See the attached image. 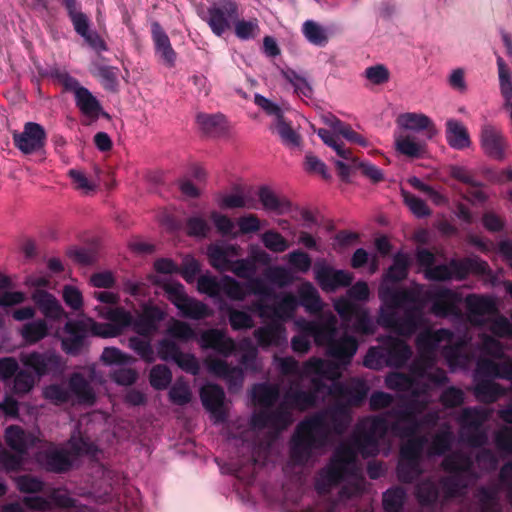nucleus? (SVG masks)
Instances as JSON below:
<instances>
[{"label":"nucleus","instance_id":"obj_44","mask_svg":"<svg viewBox=\"0 0 512 512\" xmlns=\"http://www.w3.org/2000/svg\"><path fill=\"white\" fill-rule=\"evenodd\" d=\"M396 150L412 159L422 158L426 153L427 145L425 141L416 139L411 135L399 136L395 140Z\"/></svg>","mask_w":512,"mask_h":512},{"label":"nucleus","instance_id":"obj_27","mask_svg":"<svg viewBox=\"0 0 512 512\" xmlns=\"http://www.w3.org/2000/svg\"><path fill=\"white\" fill-rule=\"evenodd\" d=\"M306 331L314 338L318 346H325L327 349L336 337L337 319L330 314L324 321L309 322Z\"/></svg>","mask_w":512,"mask_h":512},{"label":"nucleus","instance_id":"obj_41","mask_svg":"<svg viewBox=\"0 0 512 512\" xmlns=\"http://www.w3.org/2000/svg\"><path fill=\"white\" fill-rule=\"evenodd\" d=\"M474 393L480 402L492 404L506 395V389L491 379H482L476 383Z\"/></svg>","mask_w":512,"mask_h":512},{"label":"nucleus","instance_id":"obj_55","mask_svg":"<svg viewBox=\"0 0 512 512\" xmlns=\"http://www.w3.org/2000/svg\"><path fill=\"white\" fill-rule=\"evenodd\" d=\"M181 314L190 319L202 320L211 316L210 308L203 302L189 297L187 301L181 306Z\"/></svg>","mask_w":512,"mask_h":512},{"label":"nucleus","instance_id":"obj_16","mask_svg":"<svg viewBox=\"0 0 512 512\" xmlns=\"http://www.w3.org/2000/svg\"><path fill=\"white\" fill-rule=\"evenodd\" d=\"M13 142L22 153L32 154L45 146L46 132L40 124L27 122L21 133H13Z\"/></svg>","mask_w":512,"mask_h":512},{"label":"nucleus","instance_id":"obj_20","mask_svg":"<svg viewBox=\"0 0 512 512\" xmlns=\"http://www.w3.org/2000/svg\"><path fill=\"white\" fill-rule=\"evenodd\" d=\"M253 336L262 349L269 347H281L287 343V331L285 326L278 321L256 328Z\"/></svg>","mask_w":512,"mask_h":512},{"label":"nucleus","instance_id":"obj_64","mask_svg":"<svg viewBox=\"0 0 512 512\" xmlns=\"http://www.w3.org/2000/svg\"><path fill=\"white\" fill-rule=\"evenodd\" d=\"M5 441L12 450L20 453L27 448L24 431L19 426L12 425L6 429Z\"/></svg>","mask_w":512,"mask_h":512},{"label":"nucleus","instance_id":"obj_25","mask_svg":"<svg viewBox=\"0 0 512 512\" xmlns=\"http://www.w3.org/2000/svg\"><path fill=\"white\" fill-rule=\"evenodd\" d=\"M358 346L359 343L354 336L345 334L340 338H334L326 349L327 355L340 365H348L356 354Z\"/></svg>","mask_w":512,"mask_h":512},{"label":"nucleus","instance_id":"obj_43","mask_svg":"<svg viewBox=\"0 0 512 512\" xmlns=\"http://www.w3.org/2000/svg\"><path fill=\"white\" fill-rule=\"evenodd\" d=\"M318 397L315 392L303 391L301 389H290L284 395V402L291 408L306 411L316 406Z\"/></svg>","mask_w":512,"mask_h":512},{"label":"nucleus","instance_id":"obj_52","mask_svg":"<svg viewBox=\"0 0 512 512\" xmlns=\"http://www.w3.org/2000/svg\"><path fill=\"white\" fill-rule=\"evenodd\" d=\"M119 69L113 66L96 65L93 75L97 77L107 91L116 92L118 87Z\"/></svg>","mask_w":512,"mask_h":512},{"label":"nucleus","instance_id":"obj_61","mask_svg":"<svg viewBox=\"0 0 512 512\" xmlns=\"http://www.w3.org/2000/svg\"><path fill=\"white\" fill-rule=\"evenodd\" d=\"M235 35L240 40H250L258 36L260 28L257 19L251 20H239V18L233 23Z\"/></svg>","mask_w":512,"mask_h":512},{"label":"nucleus","instance_id":"obj_22","mask_svg":"<svg viewBox=\"0 0 512 512\" xmlns=\"http://www.w3.org/2000/svg\"><path fill=\"white\" fill-rule=\"evenodd\" d=\"M291 421V414L284 405H280L275 410H262L254 413L251 418V424L258 429L274 428L284 429Z\"/></svg>","mask_w":512,"mask_h":512},{"label":"nucleus","instance_id":"obj_8","mask_svg":"<svg viewBox=\"0 0 512 512\" xmlns=\"http://www.w3.org/2000/svg\"><path fill=\"white\" fill-rule=\"evenodd\" d=\"M65 8L67 16L72 23L74 31L83 38L85 43L96 52L108 50V46L101 35L90 28L91 21L89 17L82 12L81 4L78 0H60Z\"/></svg>","mask_w":512,"mask_h":512},{"label":"nucleus","instance_id":"obj_30","mask_svg":"<svg viewBox=\"0 0 512 512\" xmlns=\"http://www.w3.org/2000/svg\"><path fill=\"white\" fill-rule=\"evenodd\" d=\"M32 300L41 313L48 319L58 321L63 317H68V314L64 311L56 297L45 290H35L32 294Z\"/></svg>","mask_w":512,"mask_h":512},{"label":"nucleus","instance_id":"obj_17","mask_svg":"<svg viewBox=\"0 0 512 512\" xmlns=\"http://www.w3.org/2000/svg\"><path fill=\"white\" fill-rule=\"evenodd\" d=\"M315 279L323 291L335 292L341 287H349L353 281V274L323 264L315 266Z\"/></svg>","mask_w":512,"mask_h":512},{"label":"nucleus","instance_id":"obj_40","mask_svg":"<svg viewBox=\"0 0 512 512\" xmlns=\"http://www.w3.org/2000/svg\"><path fill=\"white\" fill-rule=\"evenodd\" d=\"M196 121L202 132L208 136L219 137L226 133L227 125L223 114L199 113Z\"/></svg>","mask_w":512,"mask_h":512},{"label":"nucleus","instance_id":"obj_11","mask_svg":"<svg viewBox=\"0 0 512 512\" xmlns=\"http://www.w3.org/2000/svg\"><path fill=\"white\" fill-rule=\"evenodd\" d=\"M239 17V8L234 0H216L212 3L202 19L206 21L211 31L221 37L231 28Z\"/></svg>","mask_w":512,"mask_h":512},{"label":"nucleus","instance_id":"obj_5","mask_svg":"<svg viewBox=\"0 0 512 512\" xmlns=\"http://www.w3.org/2000/svg\"><path fill=\"white\" fill-rule=\"evenodd\" d=\"M356 454L345 442L341 443L333 452L328 465L322 469L315 482V489L319 493H327L338 486L356 467Z\"/></svg>","mask_w":512,"mask_h":512},{"label":"nucleus","instance_id":"obj_10","mask_svg":"<svg viewBox=\"0 0 512 512\" xmlns=\"http://www.w3.org/2000/svg\"><path fill=\"white\" fill-rule=\"evenodd\" d=\"M369 386L365 380L352 377L346 382L334 381L328 393L336 403L347 405V409L360 407L367 399Z\"/></svg>","mask_w":512,"mask_h":512},{"label":"nucleus","instance_id":"obj_56","mask_svg":"<svg viewBox=\"0 0 512 512\" xmlns=\"http://www.w3.org/2000/svg\"><path fill=\"white\" fill-rule=\"evenodd\" d=\"M305 370L307 373L315 374L321 377H326L328 379H333L338 376L336 366L317 357L310 358L305 363Z\"/></svg>","mask_w":512,"mask_h":512},{"label":"nucleus","instance_id":"obj_3","mask_svg":"<svg viewBox=\"0 0 512 512\" xmlns=\"http://www.w3.org/2000/svg\"><path fill=\"white\" fill-rule=\"evenodd\" d=\"M415 402L412 400L406 407L395 411L397 420L392 424L391 429L400 438L407 439L400 447V457L421 461L428 440L425 436L417 435L421 424L413 409Z\"/></svg>","mask_w":512,"mask_h":512},{"label":"nucleus","instance_id":"obj_24","mask_svg":"<svg viewBox=\"0 0 512 512\" xmlns=\"http://www.w3.org/2000/svg\"><path fill=\"white\" fill-rule=\"evenodd\" d=\"M203 349H212L222 356L231 355L235 349V341L226 335L225 331L212 328L204 331L200 337Z\"/></svg>","mask_w":512,"mask_h":512},{"label":"nucleus","instance_id":"obj_36","mask_svg":"<svg viewBox=\"0 0 512 512\" xmlns=\"http://www.w3.org/2000/svg\"><path fill=\"white\" fill-rule=\"evenodd\" d=\"M350 445L356 458L361 455L363 458L374 457L379 453V441L371 436L363 433L359 429H355L349 441L345 442Z\"/></svg>","mask_w":512,"mask_h":512},{"label":"nucleus","instance_id":"obj_12","mask_svg":"<svg viewBox=\"0 0 512 512\" xmlns=\"http://www.w3.org/2000/svg\"><path fill=\"white\" fill-rule=\"evenodd\" d=\"M433 363L434 359L432 357H423V360L412 368V372L419 383L415 388L417 397L429 396L432 389L445 385L449 380L445 370L433 367Z\"/></svg>","mask_w":512,"mask_h":512},{"label":"nucleus","instance_id":"obj_4","mask_svg":"<svg viewBox=\"0 0 512 512\" xmlns=\"http://www.w3.org/2000/svg\"><path fill=\"white\" fill-rule=\"evenodd\" d=\"M377 323L398 336L409 338L426 324L423 305H405L401 308H391L382 304Z\"/></svg>","mask_w":512,"mask_h":512},{"label":"nucleus","instance_id":"obj_35","mask_svg":"<svg viewBox=\"0 0 512 512\" xmlns=\"http://www.w3.org/2000/svg\"><path fill=\"white\" fill-rule=\"evenodd\" d=\"M257 195L263 209L267 212L283 215L291 210V202L285 197H279L268 186L259 187Z\"/></svg>","mask_w":512,"mask_h":512},{"label":"nucleus","instance_id":"obj_57","mask_svg":"<svg viewBox=\"0 0 512 512\" xmlns=\"http://www.w3.org/2000/svg\"><path fill=\"white\" fill-rule=\"evenodd\" d=\"M497 68L501 95L505 101L512 100V73L501 56L497 57Z\"/></svg>","mask_w":512,"mask_h":512},{"label":"nucleus","instance_id":"obj_21","mask_svg":"<svg viewBox=\"0 0 512 512\" xmlns=\"http://www.w3.org/2000/svg\"><path fill=\"white\" fill-rule=\"evenodd\" d=\"M166 313L158 306L145 304L142 313L134 319L133 329L143 337H149L157 331L158 325L165 319Z\"/></svg>","mask_w":512,"mask_h":512},{"label":"nucleus","instance_id":"obj_13","mask_svg":"<svg viewBox=\"0 0 512 512\" xmlns=\"http://www.w3.org/2000/svg\"><path fill=\"white\" fill-rule=\"evenodd\" d=\"M22 363L39 376L61 375L65 368L63 358L55 351L31 352L21 356Z\"/></svg>","mask_w":512,"mask_h":512},{"label":"nucleus","instance_id":"obj_29","mask_svg":"<svg viewBox=\"0 0 512 512\" xmlns=\"http://www.w3.org/2000/svg\"><path fill=\"white\" fill-rule=\"evenodd\" d=\"M447 144L455 150H465L472 144L468 128L458 119L450 118L445 123Z\"/></svg>","mask_w":512,"mask_h":512},{"label":"nucleus","instance_id":"obj_48","mask_svg":"<svg viewBox=\"0 0 512 512\" xmlns=\"http://www.w3.org/2000/svg\"><path fill=\"white\" fill-rule=\"evenodd\" d=\"M301 30L306 40L315 46L324 47L329 41L326 29L313 20H306Z\"/></svg>","mask_w":512,"mask_h":512},{"label":"nucleus","instance_id":"obj_33","mask_svg":"<svg viewBox=\"0 0 512 512\" xmlns=\"http://www.w3.org/2000/svg\"><path fill=\"white\" fill-rule=\"evenodd\" d=\"M39 462L46 471L57 474L68 472L73 465L69 453L64 449H55L42 453L39 457Z\"/></svg>","mask_w":512,"mask_h":512},{"label":"nucleus","instance_id":"obj_37","mask_svg":"<svg viewBox=\"0 0 512 512\" xmlns=\"http://www.w3.org/2000/svg\"><path fill=\"white\" fill-rule=\"evenodd\" d=\"M75 104L83 115L93 120H97L100 116H109L103 111L100 101L86 87L77 92Z\"/></svg>","mask_w":512,"mask_h":512},{"label":"nucleus","instance_id":"obj_2","mask_svg":"<svg viewBox=\"0 0 512 512\" xmlns=\"http://www.w3.org/2000/svg\"><path fill=\"white\" fill-rule=\"evenodd\" d=\"M447 473L438 481L430 477L420 480L415 486V498L424 508H434L464 494L469 480L474 477L472 457L462 451L447 454L441 463Z\"/></svg>","mask_w":512,"mask_h":512},{"label":"nucleus","instance_id":"obj_18","mask_svg":"<svg viewBox=\"0 0 512 512\" xmlns=\"http://www.w3.org/2000/svg\"><path fill=\"white\" fill-rule=\"evenodd\" d=\"M68 336L62 338L61 348L70 356H78L86 346L87 326L83 321L68 320L63 328Z\"/></svg>","mask_w":512,"mask_h":512},{"label":"nucleus","instance_id":"obj_19","mask_svg":"<svg viewBox=\"0 0 512 512\" xmlns=\"http://www.w3.org/2000/svg\"><path fill=\"white\" fill-rule=\"evenodd\" d=\"M109 324L103 326H95L94 334L101 337H114L122 333V331L133 326L134 318L132 314L122 307L112 308L107 313Z\"/></svg>","mask_w":512,"mask_h":512},{"label":"nucleus","instance_id":"obj_53","mask_svg":"<svg viewBox=\"0 0 512 512\" xmlns=\"http://www.w3.org/2000/svg\"><path fill=\"white\" fill-rule=\"evenodd\" d=\"M440 340L441 338L439 337L438 332H433L431 330L422 331L417 335L415 342L417 349L421 353V361L423 360V357H431Z\"/></svg>","mask_w":512,"mask_h":512},{"label":"nucleus","instance_id":"obj_32","mask_svg":"<svg viewBox=\"0 0 512 512\" xmlns=\"http://www.w3.org/2000/svg\"><path fill=\"white\" fill-rule=\"evenodd\" d=\"M383 347L387 366L402 367L412 355L410 346L398 338L388 337Z\"/></svg>","mask_w":512,"mask_h":512},{"label":"nucleus","instance_id":"obj_54","mask_svg":"<svg viewBox=\"0 0 512 512\" xmlns=\"http://www.w3.org/2000/svg\"><path fill=\"white\" fill-rule=\"evenodd\" d=\"M356 428L379 441L388 431V421L383 417H373L361 422Z\"/></svg>","mask_w":512,"mask_h":512},{"label":"nucleus","instance_id":"obj_9","mask_svg":"<svg viewBox=\"0 0 512 512\" xmlns=\"http://www.w3.org/2000/svg\"><path fill=\"white\" fill-rule=\"evenodd\" d=\"M425 289L423 284L414 283L411 288H398L391 285H379L378 297L384 306L391 308H401L408 304L423 305L428 301H424Z\"/></svg>","mask_w":512,"mask_h":512},{"label":"nucleus","instance_id":"obj_62","mask_svg":"<svg viewBox=\"0 0 512 512\" xmlns=\"http://www.w3.org/2000/svg\"><path fill=\"white\" fill-rule=\"evenodd\" d=\"M275 129L285 145L297 147L300 145L301 137L283 117L275 123Z\"/></svg>","mask_w":512,"mask_h":512},{"label":"nucleus","instance_id":"obj_58","mask_svg":"<svg viewBox=\"0 0 512 512\" xmlns=\"http://www.w3.org/2000/svg\"><path fill=\"white\" fill-rule=\"evenodd\" d=\"M172 381V372L168 366L164 364H157L152 367L149 373L150 385L155 390L166 389Z\"/></svg>","mask_w":512,"mask_h":512},{"label":"nucleus","instance_id":"obj_50","mask_svg":"<svg viewBox=\"0 0 512 512\" xmlns=\"http://www.w3.org/2000/svg\"><path fill=\"white\" fill-rule=\"evenodd\" d=\"M406 491L400 487L389 488L383 493L382 504L386 512H401L406 501Z\"/></svg>","mask_w":512,"mask_h":512},{"label":"nucleus","instance_id":"obj_51","mask_svg":"<svg viewBox=\"0 0 512 512\" xmlns=\"http://www.w3.org/2000/svg\"><path fill=\"white\" fill-rule=\"evenodd\" d=\"M279 398L277 386L269 384H258L253 389V399L262 407L269 409Z\"/></svg>","mask_w":512,"mask_h":512},{"label":"nucleus","instance_id":"obj_60","mask_svg":"<svg viewBox=\"0 0 512 512\" xmlns=\"http://www.w3.org/2000/svg\"><path fill=\"white\" fill-rule=\"evenodd\" d=\"M353 318V329L356 333L366 336L373 335L375 333L376 327L368 310L360 308Z\"/></svg>","mask_w":512,"mask_h":512},{"label":"nucleus","instance_id":"obj_42","mask_svg":"<svg viewBox=\"0 0 512 512\" xmlns=\"http://www.w3.org/2000/svg\"><path fill=\"white\" fill-rule=\"evenodd\" d=\"M465 303L472 316L494 315L498 312L496 302L489 296L470 294L466 297Z\"/></svg>","mask_w":512,"mask_h":512},{"label":"nucleus","instance_id":"obj_49","mask_svg":"<svg viewBox=\"0 0 512 512\" xmlns=\"http://www.w3.org/2000/svg\"><path fill=\"white\" fill-rule=\"evenodd\" d=\"M49 333L45 320L37 319L23 325L21 335L26 343L35 344L44 339Z\"/></svg>","mask_w":512,"mask_h":512},{"label":"nucleus","instance_id":"obj_14","mask_svg":"<svg viewBox=\"0 0 512 512\" xmlns=\"http://www.w3.org/2000/svg\"><path fill=\"white\" fill-rule=\"evenodd\" d=\"M424 301L432 303V312L439 317L458 316L460 314L459 303L462 297L459 293L449 288L428 289L424 293Z\"/></svg>","mask_w":512,"mask_h":512},{"label":"nucleus","instance_id":"obj_39","mask_svg":"<svg viewBox=\"0 0 512 512\" xmlns=\"http://www.w3.org/2000/svg\"><path fill=\"white\" fill-rule=\"evenodd\" d=\"M207 368L210 373L227 380L230 385H238L242 382V369L237 366L230 365L225 360L218 358L209 359L207 361Z\"/></svg>","mask_w":512,"mask_h":512},{"label":"nucleus","instance_id":"obj_38","mask_svg":"<svg viewBox=\"0 0 512 512\" xmlns=\"http://www.w3.org/2000/svg\"><path fill=\"white\" fill-rule=\"evenodd\" d=\"M452 280H465L471 272L483 273L487 266L486 262L475 258L451 259L449 261Z\"/></svg>","mask_w":512,"mask_h":512},{"label":"nucleus","instance_id":"obj_31","mask_svg":"<svg viewBox=\"0 0 512 512\" xmlns=\"http://www.w3.org/2000/svg\"><path fill=\"white\" fill-rule=\"evenodd\" d=\"M411 267V259L407 253L397 252L393 255L392 264L382 275L380 285L400 283L407 279Z\"/></svg>","mask_w":512,"mask_h":512},{"label":"nucleus","instance_id":"obj_28","mask_svg":"<svg viewBox=\"0 0 512 512\" xmlns=\"http://www.w3.org/2000/svg\"><path fill=\"white\" fill-rule=\"evenodd\" d=\"M151 36L154 43L155 51L160 55L162 61L167 67H174L177 54L173 49L167 33L164 31L159 22L154 21L151 24Z\"/></svg>","mask_w":512,"mask_h":512},{"label":"nucleus","instance_id":"obj_6","mask_svg":"<svg viewBox=\"0 0 512 512\" xmlns=\"http://www.w3.org/2000/svg\"><path fill=\"white\" fill-rule=\"evenodd\" d=\"M74 395L79 404L93 405L96 396L88 380L79 372H74L68 379V388L63 384L52 383L44 387L42 396L55 406L67 404Z\"/></svg>","mask_w":512,"mask_h":512},{"label":"nucleus","instance_id":"obj_1","mask_svg":"<svg viewBox=\"0 0 512 512\" xmlns=\"http://www.w3.org/2000/svg\"><path fill=\"white\" fill-rule=\"evenodd\" d=\"M351 420L347 405L334 403L301 420L289 443V457L298 466L306 465L327 443L331 433L342 434Z\"/></svg>","mask_w":512,"mask_h":512},{"label":"nucleus","instance_id":"obj_15","mask_svg":"<svg viewBox=\"0 0 512 512\" xmlns=\"http://www.w3.org/2000/svg\"><path fill=\"white\" fill-rule=\"evenodd\" d=\"M480 145L488 157L503 160L508 147L507 139L501 129L490 123H485L480 130Z\"/></svg>","mask_w":512,"mask_h":512},{"label":"nucleus","instance_id":"obj_34","mask_svg":"<svg viewBox=\"0 0 512 512\" xmlns=\"http://www.w3.org/2000/svg\"><path fill=\"white\" fill-rule=\"evenodd\" d=\"M238 246L228 244L221 246L217 244H211L207 249V256L210 265L219 272H225L230 268L232 260L231 256L238 255Z\"/></svg>","mask_w":512,"mask_h":512},{"label":"nucleus","instance_id":"obj_63","mask_svg":"<svg viewBox=\"0 0 512 512\" xmlns=\"http://www.w3.org/2000/svg\"><path fill=\"white\" fill-rule=\"evenodd\" d=\"M221 291H223L228 298L236 301H242L247 296L243 285L228 275L222 276Z\"/></svg>","mask_w":512,"mask_h":512},{"label":"nucleus","instance_id":"obj_7","mask_svg":"<svg viewBox=\"0 0 512 512\" xmlns=\"http://www.w3.org/2000/svg\"><path fill=\"white\" fill-rule=\"evenodd\" d=\"M489 412L482 407H466L459 416L461 437L473 448H481L488 442V434L483 424L488 420Z\"/></svg>","mask_w":512,"mask_h":512},{"label":"nucleus","instance_id":"obj_45","mask_svg":"<svg viewBox=\"0 0 512 512\" xmlns=\"http://www.w3.org/2000/svg\"><path fill=\"white\" fill-rule=\"evenodd\" d=\"M310 314H319L323 309V302L317 289L307 282L299 290V302Z\"/></svg>","mask_w":512,"mask_h":512},{"label":"nucleus","instance_id":"obj_23","mask_svg":"<svg viewBox=\"0 0 512 512\" xmlns=\"http://www.w3.org/2000/svg\"><path fill=\"white\" fill-rule=\"evenodd\" d=\"M397 124L405 130L423 132L428 140L433 139L438 134V129L432 119L422 113H403L398 116Z\"/></svg>","mask_w":512,"mask_h":512},{"label":"nucleus","instance_id":"obj_26","mask_svg":"<svg viewBox=\"0 0 512 512\" xmlns=\"http://www.w3.org/2000/svg\"><path fill=\"white\" fill-rule=\"evenodd\" d=\"M200 398L206 410L211 412L218 421H224L225 413L223 404L225 400V392L218 384L209 383L200 389Z\"/></svg>","mask_w":512,"mask_h":512},{"label":"nucleus","instance_id":"obj_46","mask_svg":"<svg viewBox=\"0 0 512 512\" xmlns=\"http://www.w3.org/2000/svg\"><path fill=\"white\" fill-rule=\"evenodd\" d=\"M423 473L421 468V461L407 460L406 458H399L396 474L401 483L411 484Z\"/></svg>","mask_w":512,"mask_h":512},{"label":"nucleus","instance_id":"obj_47","mask_svg":"<svg viewBox=\"0 0 512 512\" xmlns=\"http://www.w3.org/2000/svg\"><path fill=\"white\" fill-rule=\"evenodd\" d=\"M385 384L387 388L395 391L405 392L411 391L414 397H417L415 388L418 386V382L415 378H412L401 372L390 373L386 379Z\"/></svg>","mask_w":512,"mask_h":512},{"label":"nucleus","instance_id":"obj_59","mask_svg":"<svg viewBox=\"0 0 512 512\" xmlns=\"http://www.w3.org/2000/svg\"><path fill=\"white\" fill-rule=\"evenodd\" d=\"M263 245L274 253H282L289 248V242L277 231L267 230L261 236Z\"/></svg>","mask_w":512,"mask_h":512}]
</instances>
